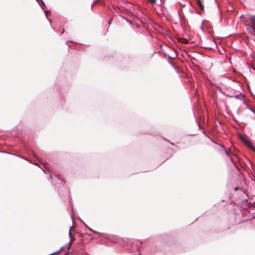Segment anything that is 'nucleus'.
Masks as SVG:
<instances>
[{"label": "nucleus", "mask_w": 255, "mask_h": 255, "mask_svg": "<svg viewBox=\"0 0 255 255\" xmlns=\"http://www.w3.org/2000/svg\"><path fill=\"white\" fill-rule=\"evenodd\" d=\"M150 3L153 4L156 2V0H147Z\"/></svg>", "instance_id": "nucleus-6"}, {"label": "nucleus", "mask_w": 255, "mask_h": 255, "mask_svg": "<svg viewBox=\"0 0 255 255\" xmlns=\"http://www.w3.org/2000/svg\"><path fill=\"white\" fill-rule=\"evenodd\" d=\"M68 255V253L66 254L65 255Z\"/></svg>", "instance_id": "nucleus-11"}, {"label": "nucleus", "mask_w": 255, "mask_h": 255, "mask_svg": "<svg viewBox=\"0 0 255 255\" xmlns=\"http://www.w3.org/2000/svg\"><path fill=\"white\" fill-rule=\"evenodd\" d=\"M69 234L70 237H71V239H70V243H69V244L68 245V250H69V249L70 248V247H71L72 243L75 240V238L74 237H72V234H71V229H70V230L69 231Z\"/></svg>", "instance_id": "nucleus-3"}, {"label": "nucleus", "mask_w": 255, "mask_h": 255, "mask_svg": "<svg viewBox=\"0 0 255 255\" xmlns=\"http://www.w3.org/2000/svg\"><path fill=\"white\" fill-rule=\"evenodd\" d=\"M240 189L239 187H236L235 189H234V190L235 191H238V190Z\"/></svg>", "instance_id": "nucleus-7"}, {"label": "nucleus", "mask_w": 255, "mask_h": 255, "mask_svg": "<svg viewBox=\"0 0 255 255\" xmlns=\"http://www.w3.org/2000/svg\"><path fill=\"white\" fill-rule=\"evenodd\" d=\"M197 3L201 10H204V7L202 3L201 0H196Z\"/></svg>", "instance_id": "nucleus-4"}, {"label": "nucleus", "mask_w": 255, "mask_h": 255, "mask_svg": "<svg viewBox=\"0 0 255 255\" xmlns=\"http://www.w3.org/2000/svg\"><path fill=\"white\" fill-rule=\"evenodd\" d=\"M253 69H254V70H255V67H253Z\"/></svg>", "instance_id": "nucleus-10"}, {"label": "nucleus", "mask_w": 255, "mask_h": 255, "mask_svg": "<svg viewBox=\"0 0 255 255\" xmlns=\"http://www.w3.org/2000/svg\"><path fill=\"white\" fill-rule=\"evenodd\" d=\"M247 19L249 20L251 24H246L247 30L255 36V15L249 16Z\"/></svg>", "instance_id": "nucleus-1"}, {"label": "nucleus", "mask_w": 255, "mask_h": 255, "mask_svg": "<svg viewBox=\"0 0 255 255\" xmlns=\"http://www.w3.org/2000/svg\"><path fill=\"white\" fill-rule=\"evenodd\" d=\"M62 250H63V249H62V248H61V250H60L59 251H57V252H54V253H52V254H50V255H57V254H58L60 253L61 252V251H62Z\"/></svg>", "instance_id": "nucleus-5"}, {"label": "nucleus", "mask_w": 255, "mask_h": 255, "mask_svg": "<svg viewBox=\"0 0 255 255\" xmlns=\"http://www.w3.org/2000/svg\"><path fill=\"white\" fill-rule=\"evenodd\" d=\"M240 139L249 148L252 149L253 150H255V148L253 146L252 142L249 140L248 139H246L245 137H244L243 136L241 135L240 136Z\"/></svg>", "instance_id": "nucleus-2"}, {"label": "nucleus", "mask_w": 255, "mask_h": 255, "mask_svg": "<svg viewBox=\"0 0 255 255\" xmlns=\"http://www.w3.org/2000/svg\"><path fill=\"white\" fill-rule=\"evenodd\" d=\"M225 152L227 155H229L228 152L227 150H225Z\"/></svg>", "instance_id": "nucleus-8"}, {"label": "nucleus", "mask_w": 255, "mask_h": 255, "mask_svg": "<svg viewBox=\"0 0 255 255\" xmlns=\"http://www.w3.org/2000/svg\"><path fill=\"white\" fill-rule=\"evenodd\" d=\"M43 166H44V167L46 169H47V168L45 167V165H43Z\"/></svg>", "instance_id": "nucleus-9"}]
</instances>
